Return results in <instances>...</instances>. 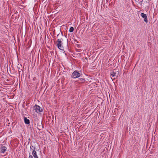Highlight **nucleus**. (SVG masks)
I'll return each instance as SVG.
<instances>
[{
    "label": "nucleus",
    "mask_w": 158,
    "mask_h": 158,
    "mask_svg": "<svg viewBox=\"0 0 158 158\" xmlns=\"http://www.w3.org/2000/svg\"><path fill=\"white\" fill-rule=\"evenodd\" d=\"M6 148L4 146L2 147H1L0 150V151L2 153H4L5 151H6Z\"/></svg>",
    "instance_id": "obj_7"
},
{
    "label": "nucleus",
    "mask_w": 158,
    "mask_h": 158,
    "mask_svg": "<svg viewBox=\"0 0 158 158\" xmlns=\"http://www.w3.org/2000/svg\"><path fill=\"white\" fill-rule=\"evenodd\" d=\"M28 158H33V157L32 155H30Z\"/></svg>",
    "instance_id": "obj_10"
},
{
    "label": "nucleus",
    "mask_w": 158,
    "mask_h": 158,
    "mask_svg": "<svg viewBox=\"0 0 158 158\" xmlns=\"http://www.w3.org/2000/svg\"><path fill=\"white\" fill-rule=\"evenodd\" d=\"M110 75L112 77H114V78H116L117 77L116 73L114 71L111 72L110 73Z\"/></svg>",
    "instance_id": "obj_6"
},
{
    "label": "nucleus",
    "mask_w": 158,
    "mask_h": 158,
    "mask_svg": "<svg viewBox=\"0 0 158 158\" xmlns=\"http://www.w3.org/2000/svg\"><path fill=\"white\" fill-rule=\"evenodd\" d=\"M56 45L58 48L62 50H64V47L62 45L63 43L61 39H58L56 42Z\"/></svg>",
    "instance_id": "obj_1"
},
{
    "label": "nucleus",
    "mask_w": 158,
    "mask_h": 158,
    "mask_svg": "<svg viewBox=\"0 0 158 158\" xmlns=\"http://www.w3.org/2000/svg\"><path fill=\"white\" fill-rule=\"evenodd\" d=\"M74 30V28L73 27H71L69 29V31L70 32H72Z\"/></svg>",
    "instance_id": "obj_9"
},
{
    "label": "nucleus",
    "mask_w": 158,
    "mask_h": 158,
    "mask_svg": "<svg viewBox=\"0 0 158 158\" xmlns=\"http://www.w3.org/2000/svg\"><path fill=\"white\" fill-rule=\"evenodd\" d=\"M32 154L34 158H38L37 153L35 150H33Z\"/></svg>",
    "instance_id": "obj_5"
},
{
    "label": "nucleus",
    "mask_w": 158,
    "mask_h": 158,
    "mask_svg": "<svg viewBox=\"0 0 158 158\" xmlns=\"http://www.w3.org/2000/svg\"><path fill=\"white\" fill-rule=\"evenodd\" d=\"M81 81H83L84 80L83 79L81 78Z\"/></svg>",
    "instance_id": "obj_11"
},
{
    "label": "nucleus",
    "mask_w": 158,
    "mask_h": 158,
    "mask_svg": "<svg viewBox=\"0 0 158 158\" xmlns=\"http://www.w3.org/2000/svg\"><path fill=\"white\" fill-rule=\"evenodd\" d=\"M80 76L81 74L76 71H74L72 75V77L73 78L79 77Z\"/></svg>",
    "instance_id": "obj_2"
},
{
    "label": "nucleus",
    "mask_w": 158,
    "mask_h": 158,
    "mask_svg": "<svg viewBox=\"0 0 158 158\" xmlns=\"http://www.w3.org/2000/svg\"><path fill=\"white\" fill-rule=\"evenodd\" d=\"M141 16L144 19L145 22L147 23L148 22L146 14L142 13L141 14Z\"/></svg>",
    "instance_id": "obj_4"
},
{
    "label": "nucleus",
    "mask_w": 158,
    "mask_h": 158,
    "mask_svg": "<svg viewBox=\"0 0 158 158\" xmlns=\"http://www.w3.org/2000/svg\"><path fill=\"white\" fill-rule=\"evenodd\" d=\"M24 121L26 124H29L30 123L29 120L27 119V118H24Z\"/></svg>",
    "instance_id": "obj_8"
},
{
    "label": "nucleus",
    "mask_w": 158,
    "mask_h": 158,
    "mask_svg": "<svg viewBox=\"0 0 158 158\" xmlns=\"http://www.w3.org/2000/svg\"><path fill=\"white\" fill-rule=\"evenodd\" d=\"M34 108L35 110V111L37 113L41 112L42 110L40 106H39L35 105L34 106Z\"/></svg>",
    "instance_id": "obj_3"
}]
</instances>
